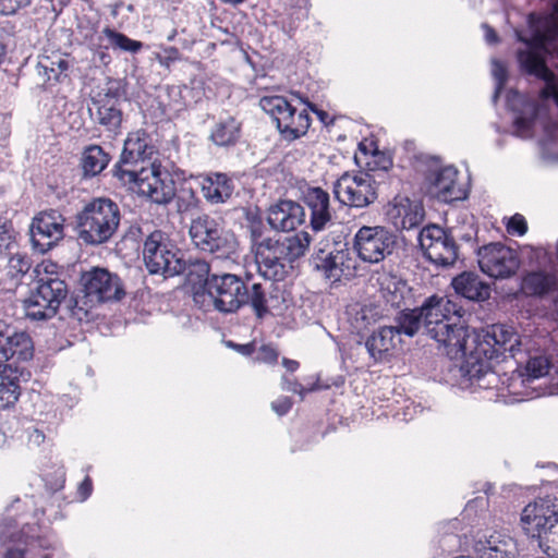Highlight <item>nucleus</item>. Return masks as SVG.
<instances>
[{"mask_svg":"<svg viewBox=\"0 0 558 558\" xmlns=\"http://www.w3.org/2000/svg\"><path fill=\"white\" fill-rule=\"evenodd\" d=\"M548 15L530 13L526 28H514V35L523 47L515 52L520 70L544 82L538 101L526 98L517 90L507 93V106L515 114L514 134L521 138L533 135V124L539 121L543 133L538 140L539 156L547 165L558 161V124L549 116V104L558 107V78L548 66V58L558 50V0H551Z\"/></svg>","mask_w":558,"mask_h":558,"instance_id":"1","label":"nucleus"},{"mask_svg":"<svg viewBox=\"0 0 558 558\" xmlns=\"http://www.w3.org/2000/svg\"><path fill=\"white\" fill-rule=\"evenodd\" d=\"M417 308L424 332L449 359L462 360L461 371L471 380L494 375V363L521 353V336L513 326L492 324L475 330L452 322V316L459 320L465 312L448 296H428Z\"/></svg>","mask_w":558,"mask_h":558,"instance_id":"2","label":"nucleus"},{"mask_svg":"<svg viewBox=\"0 0 558 558\" xmlns=\"http://www.w3.org/2000/svg\"><path fill=\"white\" fill-rule=\"evenodd\" d=\"M255 260L258 272L271 282L283 280L293 268V263L305 255L312 243L307 231L286 238H260V232L252 231Z\"/></svg>","mask_w":558,"mask_h":558,"instance_id":"3","label":"nucleus"},{"mask_svg":"<svg viewBox=\"0 0 558 558\" xmlns=\"http://www.w3.org/2000/svg\"><path fill=\"white\" fill-rule=\"evenodd\" d=\"M122 214L118 203L109 197H94L73 217V230L85 246H100L117 233Z\"/></svg>","mask_w":558,"mask_h":558,"instance_id":"4","label":"nucleus"},{"mask_svg":"<svg viewBox=\"0 0 558 558\" xmlns=\"http://www.w3.org/2000/svg\"><path fill=\"white\" fill-rule=\"evenodd\" d=\"M69 287L57 274L46 272L36 280V286L23 301L25 316L31 320L53 318L61 304L66 301Z\"/></svg>","mask_w":558,"mask_h":558,"instance_id":"5","label":"nucleus"},{"mask_svg":"<svg viewBox=\"0 0 558 558\" xmlns=\"http://www.w3.org/2000/svg\"><path fill=\"white\" fill-rule=\"evenodd\" d=\"M259 107L271 117L286 141L292 142L304 136L311 126L312 119L307 110H298L283 96H263L259 99Z\"/></svg>","mask_w":558,"mask_h":558,"instance_id":"6","label":"nucleus"},{"mask_svg":"<svg viewBox=\"0 0 558 558\" xmlns=\"http://www.w3.org/2000/svg\"><path fill=\"white\" fill-rule=\"evenodd\" d=\"M189 233L198 250L216 254L219 258L229 257L236 251L238 243L234 234L208 215H201L193 219Z\"/></svg>","mask_w":558,"mask_h":558,"instance_id":"7","label":"nucleus"},{"mask_svg":"<svg viewBox=\"0 0 558 558\" xmlns=\"http://www.w3.org/2000/svg\"><path fill=\"white\" fill-rule=\"evenodd\" d=\"M125 95L122 82L109 78L105 87L90 97L92 107L88 108V112L92 120L105 131L118 134L123 121L120 105Z\"/></svg>","mask_w":558,"mask_h":558,"instance_id":"8","label":"nucleus"},{"mask_svg":"<svg viewBox=\"0 0 558 558\" xmlns=\"http://www.w3.org/2000/svg\"><path fill=\"white\" fill-rule=\"evenodd\" d=\"M521 257L531 270L523 278V290L531 295H545L557 286L556 267L551 255L541 246L525 245Z\"/></svg>","mask_w":558,"mask_h":558,"instance_id":"9","label":"nucleus"},{"mask_svg":"<svg viewBox=\"0 0 558 558\" xmlns=\"http://www.w3.org/2000/svg\"><path fill=\"white\" fill-rule=\"evenodd\" d=\"M183 252L161 230H154L144 241L143 258L151 275H162L165 278L174 277L175 267L180 269Z\"/></svg>","mask_w":558,"mask_h":558,"instance_id":"10","label":"nucleus"},{"mask_svg":"<svg viewBox=\"0 0 558 558\" xmlns=\"http://www.w3.org/2000/svg\"><path fill=\"white\" fill-rule=\"evenodd\" d=\"M420 161L423 170L427 192L444 203H451L465 198L464 191L457 183L458 170L452 166H442L438 157L422 155Z\"/></svg>","mask_w":558,"mask_h":558,"instance_id":"11","label":"nucleus"},{"mask_svg":"<svg viewBox=\"0 0 558 558\" xmlns=\"http://www.w3.org/2000/svg\"><path fill=\"white\" fill-rule=\"evenodd\" d=\"M332 192L341 204L361 209L375 203L378 183L369 172H344L335 181Z\"/></svg>","mask_w":558,"mask_h":558,"instance_id":"12","label":"nucleus"},{"mask_svg":"<svg viewBox=\"0 0 558 558\" xmlns=\"http://www.w3.org/2000/svg\"><path fill=\"white\" fill-rule=\"evenodd\" d=\"M312 262L316 270L332 281L340 280L344 271L353 267L349 244L340 238L322 240L315 247Z\"/></svg>","mask_w":558,"mask_h":558,"instance_id":"13","label":"nucleus"},{"mask_svg":"<svg viewBox=\"0 0 558 558\" xmlns=\"http://www.w3.org/2000/svg\"><path fill=\"white\" fill-rule=\"evenodd\" d=\"M240 293V310L248 307L258 320H263L286 302L284 291L271 281L260 283L243 280Z\"/></svg>","mask_w":558,"mask_h":558,"instance_id":"14","label":"nucleus"},{"mask_svg":"<svg viewBox=\"0 0 558 558\" xmlns=\"http://www.w3.org/2000/svg\"><path fill=\"white\" fill-rule=\"evenodd\" d=\"M65 218L58 210L49 209L33 217L29 240L35 252L45 254L64 239Z\"/></svg>","mask_w":558,"mask_h":558,"instance_id":"15","label":"nucleus"},{"mask_svg":"<svg viewBox=\"0 0 558 558\" xmlns=\"http://www.w3.org/2000/svg\"><path fill=\"white\" fill-rule=\"evenodd\" d=\"M397 245V236L388 229L379 226H364L354 236V248L359 257L367 263L376 264L391 255Z\"/></svg>","mask_w":558,"mask_h":558,"instance_id":"16","label":"nucleus"},{"mask_svg":"<svg viewBox=\"0 0 558 558\" xmlns=\"http://www.w3.org/2000/svg\"><path fill=\"white\" fill-rule=\"evenodd\" d=\"M418 242L424 255L435 265L449 267L458 259V245L454 238L438 226L422 229Z\"/></svg>","mask_w":558,"mask_h":558,"instance_id":"17","label":"nucleus"},{"mask_svg":"<svg viewBox=\"0 0 558 558\" xmlns=\"http://www.w3.org/2000/svg\"><path fill=\"white\" fill-rule=\"evenodd\" d=\"M243 280L242 277L234 274H213L208 282L206 298L219 313H236L240 311L239 298Z\"/></svg>","mask_w":558,"mask_h":558,"instance_id":"18","label":"nucleus"},{"mask_svg":"<svg viewBox=\"0 0 558 558\" xmlns=\"http://www.w3.org/2000/svg\"><path fill=\"white\" fill-rule=\"evenodd\" d=\"M477 262L484 274L496 279L511 277L520 265L517 253L500 242L480 247L477 250Z\"/></svg>","mask_w":558,"mask_h":558,"instance_id":"19","label":"nucleus"},{"mask_svg":"<svg viewBox=\"0 0 558 558\" xmlns=\"http://www.w3.org/2000/svg\"><path fill=\"white\" fill-rule=\"evenodd\" d=\"M83 292L96 303L120 301L125 295L122 280L106 268L95 267L81 276Z\"/></svg>","mask_w":558,"mask_h":558,"instance_id":"20","label":"nucleus"},{"mask_svg":"<svg viewBox=\"0 0 558 558\" xmlns=\"http://www.w3.org/2000/svg\"><path fill=\"white\" fill-rule=\"evenodd\" d=\"M140 175L138 193L146 195L158 205L169 204L175 196V182L167 170H161L160 165L151 162Z\"/></svg>","mask_w":558,"mask_h":558,"instance_id":"21","label":"nucleus"},{"mask_svg":"<svg viewBox=\"0 0 558 558\" xmlns=\"http://www.w3.org/2000/svg\"><path fill=\"white\" fill-rule=\"evenodd\" d=\"M179 262L181 265L175 276H184L185 284L191 288L196 303L204 301L209 279H211L210 265L203 258L186 257L185 253Z\"/></svg>","mask_w":558,"mask_h":558,"instance_id":"22","label":"nucleus"},{"mask_svg":"<svg viewBox=\"0 0 558 558\" xmlns=\"http://www.w3.org/2000/svg\"><path fill=\"white\" fill-rule=\"evenodd\" d=\"M304 221L305 210L294 201L281 199L268 209L267 222L274 230L289 232Z\"/></svg>","mask_w":558,"mask_h":558,"instance_id":"23","label":"nucleus"},{"mask_svg":"<svg viewBox=\"0 0 558 558\" xmlns=\"http://www.w3.org/2000/svg\"><path fill=\"white\" fill-rule=\"evenodd\" d=\"M4 366L28 362L34 356V342L29 333L7 323Z\"/></svg>","mask_w":558,"mask_h":558,"instance_id":"24","label":"nucleus"},{"mask_svg":"<svg viewBox=\"0 0 558 558\" xmlns=\"http://www.w3.org/2000/svg\"><path fill=\"white\" fill-rule=\"evenodd\" d=\"M303 201L311 210L310 226L313 231H323L331 221L329 194L322 187H310Z\"/></svg>","mask_w":558,"mask_h":558,"instance_id":"25","label":"nucleus"},{"mask_svg":"<svg viewBox=\"0 0 558 558\" xmlns=\"http://www.w3.org/2000/svg\"><path fill=\"white\" fill-rule=\"evenodd\" d=\"M234 182L222 172H210L201 180V190L204 198L211 205L228 202L234 192Z\"/></svg>","mask_w":558,"mask_h":558,"instance_id":"26","label":"nucleus"},{"mask_svg":"<svg viewBox=\"0 0 558 558\" xmlns=\"http://www.w3.org/2000/svg\"><path fill=\"white\" fill-rule=\"evenodd\" d=\"M456 293L472 302H483L490 296V286L473 271H463L452 279Z\"/></svg>","mask_w":558,"mask_h":558,"instance_id":"27","label":"nucleus"},{"mask_svg":"<svg viewBox=\"0 0 558 558\" xmlns=\"http://www.w3.org/2000/svg\"><path fill=\"white\" fill-rule=\"evenodd\" d=\"M480 558H519L517 542L504 534L495 533L476 547Z\"/></svg>","mask_w":558,"mask_h":558,"instance_id":"28","label":"nucleus"},{"mask_svg":"<svg viewBox=\"0 0 558 558\" xmlns=\"http://www.w3.org/2000/svg\"><path fill=\"white\" fill-rule=\"evenodd\" d=\"M242 135V123L232 116L220 118L211 128L208 140L218 147L234 146Z\"/></svg>","mask_w":558,"mask_h":558,"instance_id":"29","label":"nucleus"},{"mask_svg":"<svg viewBox=\"0 0 558 558\" xmlns=\"http://www.w3.org/2000/svg\"><path fill=\"white\" fill-rule=\"evenodd\" d=\"M154 153V146L148 144L146 133L136 132L130 134L125 140L120 158L122 163L137 165L149 160Z\"/></svg>","mask_w":558,"mask_h":558,"instance_id":"30","label":"nucleus"},{"mask_svg":"<svg viewBox=\"0 0 558 558\" xmlns=\"http://www.w3.org/2000/svg\"><path fill=\"white\" fill-rule=\"evenodd\" d=\"M381 286L383 296L392 307L405 305V300L411 298L412 289L408 282L396 276L386 277Z\"/></svg>","mask_w":558,"mask_h":558,"instance_id":"31","label":"nucleus"},{"mask_svg":"<svg viewBox=\"0 0 558 558\" xmlns=\"http://www.w3.org/2000/svg\"><path fill=\"white\" fill-rule=\"evenodd\" d=\"M397 333L390 326H383L366 340V348L375 360H380L384 353L393 349Z\"/></svg>","mask_w":558,"mask_h":558,"instance_id":"32","label":"nucleus"},{"mask_svg":"<svg viewBox=\"0 0 558 558\" xmlns=\"http://www.w3.org/2000/svg\"><path fill=\"white\" fill-rule=\"evenodd\" d=\"M397 336L404 335L414 337L422 327L418 308H404L393 317V325H390Z\"/></svg>","mask_w":558,"mask_h":558,"instance_id":"33","label":"nucleus"},{"mask_svg":"<svg viewBox=\"0 0 558 558\" xmlns=\"http://www.w3.org/2000/svg\"><path fill=\"white\" fill-rule=\"evenodd\" d=\"M110 157L98 145H90L85 148L82 157V169L86 177L99 174L109 163Z\"/></svg>","mask_w":558,"mask_h":558,"instance_id":"34","label":"nucleus"},{"mask_svg":"<svg viewBox=\"0 0 558 558\" xmlns=\"http://www.w3.org/2000/svg\"><path fill=\"white\" fill-rule=\"evenodd\" d=\"M551 367L549 359L545 355L530 356L523 366L521 376L522 383L531 385L534 380L546 376Z\"/></svg>","mask_w":558,"mask_h":558,"instance_id":"35","label":"nucleus"},{"mask_svg":"<svg viewBox=\"0 0 558 558\" xmlns=\"http://www.w3.org/2000/svg\"><path fill=\"white\" fill-rule=\"evenodd\" d=\"M21 395V387L16 378L0 375V410L9 409L15 404Z\"/></svg>","mask_w":558,"mask_h":558,"instance_id":"36","label":"nucleus"},{"mask_svg":"<svg viewBox=\"0 0 558 558\" xmlns=\"http://www.w3.org/2000/svg\"><path fill=\"white\" fill-rule=\"evenodd\" d=\"M64 302L68 315L78 322L88 319L89 311L96 303L86 293L82 296H72Z\"/></svg>","mask_w":558,"mask_h":558,"instance_id":"37","label":"nucleus"},{"mask_svg":"<svg viewBox=\"0 0 558 558\" xmlns=\"http://www.w3.org/2000/svg\"><path fill=\"white\" fill-rule=\"evenodd\" d=\"M102 34L108 38L113 48H119L123 51L136 53L143 47L141 41L131 39L126 35L119 33L110 27H105L102 29Z\"/></svg>","mask_w":558,"mask_h":558,"instance_id":"38","label":"nucleus"},{"mask_svg":"<svg viewBox=\"0 0 558 558\" xmlns=\"http://www.w3.org/2000/svg\"><path fill=\"white\" fill-rule=\"evenodd\" d=\"M146 167L137 168L134 163H122L121 160L114 166V175L123 183H134L138 189L140 180L143 179L140 175Z\"/></svg>","mask_w":558,"mask_h":558,"instance_id":"39","label":"nucleus"},{"mask_svg":"<svg viewBox=\"0 0 558 558\" xmlns=\"http://www.w3.org/2000/svg\"><path fill=\"white\" fill-rule=\"evenodd\" d=\"M38 69L43 74L49 75L50 82H59L62 75L66 76L65 72L69 69V62L58 61L57 68H53V62L49 58H40Z\"/></svg>","mask_w":558,"mask_h":558,"instance_id":"40","label":"nucleus"},{"mask_svg":"<svg viewBox=\"0 0 558 558\" xmlns=\"http://www.w3.org/2000/svg\"><path fill=\"white\" fill-rule=\"evenodd\" d=\"M32 266L31 259L21 253H11L8 260L9 274L12 278H20L27 274Z\"/></svg>","mask_w":558,"mask_h":558,"instance_id":"41","label":"nucleus"},{"mask_svg":"<svg viewBox=\"0 0 558 558\" xmlns=\"http://www.w3.org/2000/svg\"><path fill=\"white\" fill-rule=\"evenodd\" d=\"M492 74L496 81L495 92L493 95V101L496 104L501 90L504 89V87L508 81V71H507L506 65L501 61H499L497 59H493L492 60Z\"/></svg>","mask_w":558,"mask_h":558,"instance_id":"42","label":"nucleus"},{"mask_svg":"<svg viewBox=\"0 0 558 558\" xmlns=\"http://www.w3.org/2000/svg\"><path fill=\"white\" fill-rule=\"evenodd\" d=\"M425 213L422 205L417 203L409 204L402 218V227L404 229H413L418 227L424 220Z\"/></svg>","mask_w":558,"mask_h":558,"instance_id":"43","label":"nucleus"},{"mask_svg":"<svg viewBox=\"0 0 558 558\" xmlns=\"http://www.w3.org/2000/svg\"><path fill=\"white\" fill-rule=\"evenodd\" d=\"M174 198L179 213H185L196 207L197 204V197L192 187H181L179 192L175 191Z\"/></svg>","mask_w":558,"mask_h":558,"instance_id":"44","label":"nucleus"},{"mask_svg":"<svg viewBox=\"0 0 558 558\" xmlns=\"http://www.w3.org/2000/svg\"><path fill=\"white\" fill-rule=\"evenodd\" d=\"M180 58V50L173 46H161L160 51L156 53V59L158 60V62L167 68H169L173 62L178 61Z\"/></svg>","mask_w":558,"mask_h":558,"instance_id":"45","label":"nucleus"},{"mask_svg":"<svg viewBox=\"0 0 558 558\" xmlns=\"http://www.w3.org/2000/svg\"><path fill=\"white\" fill-rule=\"evenodd\" d=\"M527 231V223L525 218L520 215H513L507 223V232L512 235H524Z\"/></svg>","mask_w":558,"mask_h":558,"instance_id":"46","label":"nucleus"},{"mask_svg":"<svg viewBox=\"0 0 558 558\" xmlns=\"http://www.w3.org/2000/svg\"><path fill=\"white\" fill-rule=\"evenodd\" d=\"M33 0H0V14L13 15L20 9L31 5Z\"/></svg>","mask_w":558,"mask_h":558,"instance_id":"47","label":"nucleus"},{"mask_svg":"<svg viewBox=\"0 0 558 558\" xmlns=\"http://www.w3.org/2000/svg\"><path fill=\"white\" fill-rule=\"evenodd\" d=\"M15 245L13 231L7 229L4 226H0V255L5 252L11 254V250L15 247Z\"/></svg>","mask_w":558,"mask_h":558,"instance_id":"48","label":"nucleus"},{"mask_svg":"<svg viewBox=\"0 0 558 558\" xmlns=\"http://www.w3.org/2000/svg\"><path fill=\"white\" fill-rule=\"evenodd\" d=\"M281 388L282 390L298 393L301 397V400L304 399L306 391L313 390V388L306 390L300 383L296 380H291L287 377H282Z\"/></svg>","mask_w":558,"mask_h":558,"instance_id":"49","label":"nucleus"},{"mask_svg":"<svg viewBox=\"0 0 558 558\" xmlns=\"http://www.w3.org/2000/svg\"><path fill=\"white\" fill-rule=\"evenodd\" d=\"M291 407L292 401L289 397H280L271 402V409L280 416L287 414Z\"/></svg>","mask_w":558,"mask_h":558,"instance_id":"50","label":"nucleus"},{"mask_svg":"<svg viewBox=\"0 0 558 558\" xmlns=\"http://www.w3.org/2000/svg\"><path fill=\"white\" fill-rule=\"evenodd\" d=\"M299 99H300V101H301V102H304V104L307 106V108H308L312 112H314V113L317 116V118H318V119H319V120H320L325 125H328V124L332 123V119H330V117H329L328 112H326V111H324V110H322V109H318L314 104H312V102H310V101H307V100H303V98H302V97H299Z\"/></svg>","mask_w":558,"mask_h":558,"instance_id":"51","label":"nucleus"},{"mask_svg":"<svg viewBox=\"0 0 558 558\" xmlns=\"http://www.w3.org/2000/svg\"><path fill=\"white\" fill-rule=\"evenodd\" d=\"M5 328L7 322L0 319V367L4 366V353H5Z\"/></svg>","mask_w":558,"mask_h":558,"instance_id":"52","label":"nucleus"},{"mask_svg":"<svg viewBox=\"0 0 558 558\" xmlns=\"http://www.w3.org/2000/svg\"><path fill=\"white\" fill-rule=\"evenodd\" d=\"M228 347L236 350L240 354L244 356H250L255 350L254 343L238 344L232 341H229Z\"/></svg>","mask_w":558,"mask_h":558,"instance_id":"53","label":"nucleus"},{"mask_svg":"<svg viewBox=\"0 0 558 558\" xmlns=\"http://www.w3.org/2000/svg\"><path fill=\"white\" fill-rule=\"evenodd\" d=\"M10 134V121L9 118L0 112V141L7 138Z\"/></svg>","mask_w":558,"mask_h":558,"instance_id":"54","label":"nucleus"},{"mask_svg":"<svg viewBox=\"0 0 558 558\" xmlns=\"http://www.w3.org/2000/svg\"><path fill=\"white\" fill-rule=\"evenodd\" d=\"M141 235L142 228L138 225H132L129 227L123 238L132 241H137Z\"/></svg>","mask_w":558,"mask_h":558,"instance_id":"55","label":"nucleus"},{"mask_svg":"<svg viewBox=\"0 0 558 558\" xmlns=\"http://www.w3.org/2000/svg\"><path fill=\"white\" fill-rule=\"evenodd\" d=\"M262 352H263V360L266 361V362H276L277 359H278V353L275 349L268 347V345H263L262 347Z\"/></svg>","mask_w":558,"mask_h":558,"instance_id":"56","label":"nucleus"},{"mask_svg":"<svg viewBox=\"0 0 558 558\" xmlns=\"http://www.w3.org/2000/svg\"><path fill=\"white\" fill-rule=\"evenodd\" d=\"M483 28L485 29V39L488 44L499 43V37L493 27L488 24H483Z\"/></svg>","mask_w":558,"mask_h":558,"instance_id":"57","label":"nucleus"},{"mask_svg":"<svg viewBox=\"0 0 558 558\" xmlns=\"http://www.w3.org/2000/svg\"><path fill=\"white\" fill-rule=\"evenodd\" d=\"M92 486H93L92 480L88 476H86L84 478V481L81 483L80 488H78L80 494L83 497V499H86L90 495Z\"/></svg>","mask_w":558,"mask_h":558,"instance_id":"58","label":"nucleus"},{"mask_svg":"<svg viewBox=\"0 0 558 558\" xmlns=\"http://www.w3.org/2000/svg\"><path fill=\"white\" fill-rule=\"evenodd\" d=\"M35 72L37 75L36 85L40 88H44L46 84L50 83V77L48 74H43L38 69V63L36 64Z\"/></svg>","mask_w":558,"mask_h":558,"instance_id":"59","label":"nucleus"},{"mask_svg":"<svg viewBox=\"0 0 558 558\" xmlns=\"http://www.w3.org/2000/svg\"><path fill=\"white\" fill-rule=\"evenodd\" d=\"M4 558H24V549L10 548L7 550Z\"/></svg>","mask_w":558,"mask_h":558,"instance_id":"60","label":"nucleus"},{"mask_svg":"<svg viewBox=\"0 0 558 558\" xmlns=\"http://www.w3.org/2000/svg\"><path fill=\"white\" fill-rule=\"evenodd\" d=\"M282 365L287 368L289 372H295L299 367V362L294 360L283 359Z\"/></svg>","mask_w":558,"mask_h":558,"instance_id":"61","label":"nucleus"},{"mask_svg":"<svg viewBox=\"0 0 558 558\" xmlns=\"http://www.w3.org/2000/svg\"><path fill=\"white\" fill-rule=\"evenodd\" d=\"M31 439L37 445H39L40 442L44 441L45 435L40 430L35 429L34 433L31 435Z\"/></svg>","mask_w":558,"mask_h":558,"instance_id":"62","label":"nucleus"},{"mask_svg":"<svg viewBox=\"0 0 558 558\" xmlns=\"http://www.w3.org/2000/svg\"><path fill=\"white\" fill-rule=\"evenodd\" d=\"M41 58H49L53 62V68H57L58 61H68L60 54L43 56Z\"/></svg>","mask_w":558,"mask_h":558,"instance_id":"63","label":"nucleus"},{"mask_svg":"<svg viewBox=\"0 0 558 558\" xmlns=\"http://www.w3.org/2000/svg\"><path fill=\"white\" fill-rule=\"evenodd\" d=\"M223 3H228L231 5H238L243 3L245 0H221Z\"/></svg>","mask_w":558,"mask_h":558,"instance_id":"64","label":"nucleus"}]
</instances>
